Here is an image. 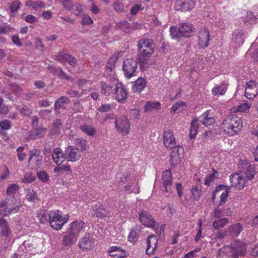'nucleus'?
Instances as JSON below:
<instances>
[{"label": "nucleus", "instance_id": "a19ab883", "mask_svg": "<svg viewBox=\"0 0 258 258\" xmlns=\"http://www.w3.org/2000/svg\"><path fill=\"white\" fill-rule=\"evenodd\" d=\"M186 106V103L183 101H179L176 102L174 105L172 106L170 109L171 113H175L176 111L179 112L184 109V107Z\"/></svg>", "mask_w": 258, "mask_h": 258}, {"label": "nucleus", "instance_id": "2f4dec72", "mask_svg": "<svg viewBox=\"0 0 258 258\" xmlns=\"http://www.w3.org/2000/svg\"><path fill=\"white\" fill-rule=\"evenodd\" d=\"M67 100H69L68 97L61 96L55 101L54 104V110L57 114L60 113V108L62 107L64 103L67 102Z\"/></svg>", "mask_w": 258, "mask_h": 258}, {"label": "nucleus", "instance_id": "09e8293b", "mask_svg": "<svg viewBox=\"0 0 258 258\" xmlns=\"http://www.w3.org/2000/svg\"><path fill=\"white\" fill-rule=\"evenodd\" d=\"M177 7L182 11H187L194 8L183 0H182L180 3L177 4Z\"/></svg>", "mask_w": 258, "mask_h": 258}, {"label": "nucleus", "instance_id": "a878e982", "mask_svg": "<svg viewBox=\"0 0 258 258\" xmlns=\"http://www.w3.org/2000/svg\"><path fill=\"white\" fill-rule=\"evenodd\" d=\"M76 235H74L72 233L68 230L65 233L63 238V245L65 246H70L76 242L77 238Z\"/></svg>", "mask_w": 258, "mask_h": 258}, {"label": "nucleus", "instance_id": "c9c22d12", "mask_svg": "<svg viewBox=\"0 0 258 258\" xmlns=\"http://www.w3.org/2000/svg\"><path fill=\"white\" fill-rule=\"evenodd\" d=\"M228 220L223 218L218 220H215L213 222L212 225L214 228L216 230H219L223 228L228 223Z\"/></svg>", "mask_w": 258, "mask_h": 258}, {"label": "nucleus", "instance_id": "423d86ee", "mask_svg": "<svg viewBox=\"0 0 258 258\" xmlns=\"http://www.w3.org/2000/svg\"><path fill=\"white\" fill-rule=\"evenodd\" d=\"M138 63L133 59H126L123 61L122 70L124 76L129 79L137 75Z\"/></svg>", "mask_w": 258, "mask_h": 258}, {"label": "nucleus", "instance_id": "f03ea898", "mask_svg": "<svg viewBox=\"0 0 258 258\" xmlns=\"http://www.w3.org/2000/svg\"><path fill=\"white\" fill-rule=\"evenodd\" d=\"M242 125V121L240 117L232 115L224 120L221 128L227 135L233 136L241 130Z\"/></svg>", "mask_w": 258, "mask_h": 258}, {"label": "nucleus", "instance_id": "603ef678", "mask_svg": "<svg viewBox=\"0 0 258 258\" xmlns=\"http://www.w3.org/2000/svg\"><path fill=\"white\" fill-rule=\"evenodd\" d=\"M113 8L114 10L117 13L122 12L124 10L123 4L118 1H116L113 3Z\"/></svg>", "mask_w": 258, "mask_h": 258}, {"label": "nucleus", "instance_id": "5701e85b", "mask_svg": "<svg viewBox=\"0 0 258 258\" xmlns=\"http://www.w3.org/2000/svg\"><path fill=\"white\" fill-rule=\"evenodd\" d=\"M108 252L110 256L121 258L126 256L125 251L120 247L111 246L110 247Z\"/></svg>", "mask_w": 258, "mask_h": 258}, {"label": "nucleus", "instance_id": "f8f14e48", "mask_svg": "<svg viewBox=\"0 0 258 258\" xmlns=\"http://www.w3.org/2000/svg\"><path fill=\"white\" fill-rule=\"evenodd\" d=\"M64 156L68 161L75 162L81 157L78 148L75 146H69L64 151Z\"/></svg>", "mask_w": 258, "mask_h": 258}, {"label": "nucleus", "instance_id": "473e14b6", "mask_svg": "<svg viewBox=\"0 0 258 258\" xmlns=\"http://www.w3.org/2000/svg\"><path fill=\"white\" fill-rule=\"evenodd\" d=\"M75 144L79 151L83 152L87 149V141L83 138H76L74 140Z\"/></svg>", "mask_w": 258, "mask_h": 258}, {"label": "nucleus", "instance_id": "ea45409f", "mask_svg": "<svg viewBox=\"0 0 258 258\" xmlns=\"http://www.w3.org/2000/svg\"><path fill=\"white\" fill-rule=\"evenodd\" d=\"M62 127V124L60 119H56L52 123L51 131L53 134H59Z\"/></svg>", "mask_w": 258, "mask_h": 258}, {"label": "nucleus", "instance_id": "20e7f679", "mask_svg": "<svg viewBox=\"0 0 258 258\" xmlns=\"http://www.w3.org/2000/svg\"><path fill=\"white\" fill-rule=\"evenodd\" d=\"M237 169L247 181L253 179L256 174L254 165L245 159L239 160L237 164Z\"/></svg>", "mask_w": 258, "mask_h": 258}, {"label": "nucleus", "instance_id": "e2e57ef3", "mask_svg": "<svg viewBox=\"0 0 258 258\" xmlns=\"http://www.w3.org/2000/svg\"><path fill=\"white\" fill-rule=\"evenodd\" d=\"M81 23L83 25H90L93 23V20L88 15H84L82 19Z\"/></svg>", "mask_w": 258, "mask_h": 258}, {"label": "nucleus", "instance_id": "9d476101", "mask_svg": "<svg viewBox=\"0 0 258 258\" xmlns=\"http://www.w3.org/2000/svg\"><path fill=\"white\" fill-rule=\"evenodd\" d=\"M258 94V86L255 81L247 82L245 86V96L249 99L254 98Z\"/></svg>", "mask_w": 258, "mask_h": 258}, {"label": "nucleus", "instance_id": "37998d69", "mask_svg": "<svg viewBox=\"0 0 258 258\" xmlns=\"http://www.w3.org/2000/svg\"><path fill=\"white\" fill-rule=\"evenodd\" d=\"M116 28L125 33H128L130 29V25L126 21L120 22L116 24Z\"/></svg>", "mask_w": 258, "mask_h": 258}, {"label": "nucleus", "instance_id": "6ab92c4d", "mask_svg": "<svg viewBox=\"0 0 258 258\" xmlns=\"http://www.w3.org/2000/svg\"><path fill=\"white\" fill-rule=\"evenodd\" d=\"M158 240L156 236L150 235L147 239V248L146 253L150 255L154 253L157 248Z\"/></svg>", "mask_w": 258, "mask_h": 258}, {"label": "nucleus", "instance_id": "f3484780", "mask_svg": "<svg viewBox=\"0 0 258 258\" xmlns=\"http://www.w3.org/2000/svg\"><path fill=\"white\" fill-rule=\"evenodd\" d=\"M163 140L165 146L168 149H172L176 146L175 138L171 132H164Z\"/></svg>", "mask_w": 258, "mask_h": 258}, {"label": "nucleus", "instance_id": "7ed1b4c3", "mask_svg": "<svg viewBox=\"0 0 258 258\" xmlns=\"http://www.w3.org/2000/svg\"><path fill=\"white\" fill-rule=\"evenodd\" d=\"M193 30L192 25L185 22L180 23L178 27L171 26L170 28V32L172 38L179 39L182 37H190Z\"/></svg>", "mask_w": 258, "mask_h": 258}, {"label": "nucleus", "instance_id": "ddd939ff", "mask_svg": "<svg viewBox=\"0 0 258 258\" xmlns=\"http://www.w3.org/2000/svg\"><path fill=\"white\" fill-rule=\"evenodd\" d=\"M94 245V239L90 236L89 233H86L79 243V247L83 250H90L93 248Z\"/></svg>", "mask_w": 258, "mask_h": 258}, {"label": "nucleus", "instance_id": "338daca9", "mask_svg": "<svg viewBox=\"0 0 258 258\" xmlns=\"http://www.w3.org/2000/svg\"><path fill=\"white\" fill-rule=\"evenodd\" d=\"M45 5L43 2H41V1L33 2L32 8L35 10H37V9L38 8H45Z\"/></svg>", "mask_w": 258, "mask_h": 258}, {"label": "nucleus", "instance_id": "49530a36", "mask_svg": "<svg viewBox=\"0 0 258 258\" xmlns=\"http://www.w3.org/2000/svg\"><path fill=\"white\" fill-rule=\"evenodd\" d=\"M201 187L196 185L191 189L192 196L195 200H199L201 196Z\"/></svg>", "mask_w": 258, "mask_h": 258}, {"label": "nucleus", "instance_id": "a18cd8bd", "mask_svg": "<svg viewBox=\"0 0 258 258\" xmlns=\"http://www.w3.org/2000/svg\"><path fill=\"white\" fill-rule=\"evenodd\" d=\"M144 48H153L152 43L149 39L141 40L138 41V48L141 49Z\"/></svg>", "mask_w": 258, "mask_h": 258}, {"label": "nucleus", "instance_id": "a211bd4d", "mask_svg": "<svg viewBox=\"0 0 258 258\" xmlns=\"http://www.w3.org/2000/svg\"><path fill=\"white\" fill-rule=\"evenodd\" d=\"M116 98L119 102H123L127 98V93L122 84L118 83L115 88Z\"/></svg>", "mask_w": 258, "mask_h": 258}, {"label": "nucleus", "instance_id": "1a4fd4ad", "mask_svg": "<svg viewBox=\"0 0 258 258\" xmlns=\"http://www.w3.org/2000/svg\"><path fill=\"white\" fill-rule=\"evenodd\" d=\"M115 124L118 132L127 135L129 133L130 125L129 120L125 116L118 118L115 121Z\"/></svg>", "mask_w": 258, "mask_h": 258}, {"label": "nucleus", "instance_id": "13d9d810", "mask_svg": "<svg viewBox=\"0 0 258 258\" xmlns=\"http://www.w3.org/2000/svg\"><path fill=\"white\" fill-rule=\"evenodd\" d=\"M10 90L13 91L16 94H20L22 89L21 87L16 84L11 83L9 85Z\"/></svg>", "mask_w": 258, "mask_h": 258}, {"label": "nucleus", "instance_id": "052dcab7", "mask_svg": "<svg viewBox=\"0 0 258 258\" xmlns=\"http://www.w3.org/2000/svg\"><path fill=\"white\" fill-rule=\"evenodd\" d=\"M111 105L109 104H102L101 106L98 108L97 110L101 112H105L109 111L111 109Z\"/></svg>", "mask_w": 258, "mask_h": 258}, {"label": "nucleus", "instance_id": "8fccbe9b", "mask_svg": "<svg viewBox=\"0 0 258 258\" xmlns=\"http://www.w3.org/2000/svg\"><path fill=\"white\" fill-rule=\"evenodd\" d=\"M19 189V186L16 184H12L7 190V194L9 196H14Z\"/></svg>", "mask_w": 258, "mask_h": 258}, {"label": "nucleus", "instance_id": "680f3d73", "mask_svg": "<svg viewBox=\"0 0 258 258\" xmlns=\"http://www.w3.org/2000/svg\"><path fill=\"white\" fill-rule=\"evenodd\" d=\"M0 126L2 129L9 130L11 127V122L7 119L1 121L0 122Z\"/></svg>", "mask_w": 258, "mask_h": 258}, {"label": "nucleus", "instance_id": "3c124183", "mask_svg": "<svg viewBox=\"0 0 258 258\" xmlns=\"http://www.w3.org/2000/svg\"><path fill=\"white\" fill-rule=\"evenodd\" d=\"M38 178L43 182H47L49 180V175L45 171H42L37 172Z\"/></svg>", "mask_w": 258, "mask_h": 258}, {"label": "nucleus", "instance_id": "864d4df0", "mask_svg": "<svg viewBox=\"0 0 258 258\" xmlns=\"http://www.w3.org/2000/svg\"><path fill=\"white\" fill-rule=\"evenodd\" d=\"M36 177L31 173H26L22 181L24 183H30L34 181Z\"/></svg>", "mask_w": 258, "mask_h": 258}, {"label": "nucleus", "instance_id": "c85d7f7f", "mask_svg": "<svg viewBox=\"0 0 258 258\" xmlns=\"http://www.w3.org/2000/svg\"><path fill=\"white\" fill-rule=\"evenodd\" d=\"M139 51V59L140 61L144 60L146 58L151 56V54L153 53V48H144L138 49Z\"/></svg>", "mask_w": 258, "mask_h": 258}, {"label": "nucleus", "instance_id": "aec40b11", "mask_svg": "<svg viewBox=\"0 0 258 258\" xmlns=\"http://www.w3.org/2000/svg\"><path fill=\"white\" fill-rule=\"evenodd\" d=\"M7 204L8 205L9 210L10 214L12 213H18L21 207L20 202L17 200L16 198L12 197L10 198H7Z\"/></svg>", "mask_w": 258, "mask_h": 258}, {"label": "nucleus", "instance_id": "cd10ccee", "mask_svg": "<svg viewBox=\"0 0 258 258\" xmlns=\"http://www.w3.org/2000/svg\"><path fill=\"white\" fill-rule=\"evenodd\" d=\"M161 107V104L159 101H148L146 102L143 109L144 112L153 111L159 109Z\"/></svg>", "mask_w": 258, "mask_h": 258}, {"label": "nucleus", "instance_id": "0eeeda50", "mask_svg": "<svg viewBox=\"0 0 258 258\" xmlns=\"http://www.w3.org/2000/svg\"><path fill=\"white\" fill-rule=\"evenodd\" d=\"M43 157L40 155V150L36 149L30 151L29 158L28 166L30 168L37 170L39 168L42 163Z\"/></svg>", "mask_w": 258, "mask_h": 258}, {"label": "nucleus", "instance_id": "39448f33", "mask_svg": "<svg viewBox=\"0 0 258 258\" xmlns=\"http://www.w3.org/2000/svg\"><path fill=\"white\" fill-rule=\"evenodd\" d=\"M59 211H51L48 215V221L50 226L54 229L60 230L62 226L66 223L69 218L63 217Z\"/></svg>", "mask_w": 258, "mask_h": 258}, {"label": "nucleus", "instance_id": "bf43d9fd", "mask_svg": "<svg viewBox=\"0 0 258 258\" xmlns=\"http://www.w3.org/2000/svg\"><path fill=\"white\" fill-rule=\"evenodd\" d=\"M26 199L28 201H34L37 199L36 193L33 190H29L26 195Z\"/></svg>", "mask_w": 258, "mask_h": 258}, {"label": "nucleus", "instance_id": "5fc2aeb1", "mask_svg": "<svg viewBox=\"0 0 258 258\" xmlns=\"http://www.w3.org/2000/svg\"><path fill=\"white\" fill-rule=\"evenodd\" d=\"M251 105L250 103H241L237 106V110L238 112H246L248 110Z\"/></svg>", "mask_w": 258, "mask_h": 258}, {"label": "nucleus", "instance_id": "58836bf2", "mask_svg": "<svg viewBox=\"0 0 258 258\" xmlns=\"http://www.w3.org/2000/svg\"><path fill=\"white\" fill-rule=\"evenodd\" d=\"M82 131L89 136H94L96 135V130L92 126L88 124H84L81 126Z\"/></svg>", "mask_w": 258, "mask_h": 258}, {"label": "nucleus", "instance_id": "72a5a7b5", "mask_svg": "<svg viewBox=\"0 0 258 258\" xmlns=\"http://www.w3.org/2000/svg\"><path fill=\"white\" fill-rule=\"evenodd\" d=\"M59 57V59L68 62L71 66H75L76 64L77 60L75 57L68 53L60 54Z\"/></svg>", "mask_w": 258, "mask_h": 258}, {"label": "nucleus", "instance_id": "4be33fe9", "mask_svg": "<svg viewBox=\"0 0 258 258\" xmlns=\"http://www.w3.org/2000/svg\"><path fill=\"white\" fill-rule=\"evenodd\" d=\"M52 155L54 162L58 165H60L66 159L64 152L63 153L62 150L59 148H56L54 149Z\"/></svg>", "mask_w": 258, "mask_h": 258}, {"label": "nucleus", "instance_id": "c03bdc74", "mask_svg": "<svg viewBox=\"0 0 258 258\" xmlns=\"http://www.w3.org/2000/svg\"><path fill=\"white\" fill-rule=\"evenodd\" d=\"M113 86L107 84L104 82H101V92L105 95H109L112 92V88Z\"/></svg>", "mask_w": 258, "mask_h": 258}, {"label": "nucleus", "instance_id": "f704fd0d", "mask_svg": "<svg viewBox=\"0 0 258 258\" xmlns=\"http://www.w3.org/2000/svg\"><path fill=\"white\" fill-rule=\"evenodd\" d=\"M233 40L237 46H240L243 44L244 42L243 33L241 31L234 32L233 34Z\"/></svg>", "mask_w": 258, "mask_h": 258}, {"label": "nucleus", "instance_id": "f257e3e1", "mask_svg": "<svg viewBox=\"0 0 258 258\" xmlns=\"http://www.w3.org/2000/svg\"><path fill=\"white\" fill-rule=\"evenodd\" d=\"M246 251L245 244L237 241L232 243L230 245L225 246L218 249V258H238L244 255Z\"/></svg>", "mask_w": 258, "mask_h": 258}, {"label": "nucleus", "instance_id": "393cba45", "mask_svg": "<svg viewBox=\"0 0 258 258\" xmlns=\"http://www.w3.org/2000/svg\"><path fill=\"white\" fill-rule=\"evenodd\" d=\"M146 80L143 78H139L134 83L132 87L134 92H141L146 86Z\"/></svg>", "mask_w": 258, "mask_h": 258}, {"label": "nucleus", "instance_id": "b1692460", "mask_svg": "<svg viewBox=\"0 0 258 258\" xmlns=\"http://www.w3.org/2000/svg\"><path fill=\"white\" fill-rule=\"evenodd\" d=\"M84 224V223L82 221H75L70 224L71 227L67 230L78 236Z\"/></svg>", "mask_w": 258, "mask_h": 258}, {"label": "nucleus", "instance_id": "774afa93", "mask_svg": "<svg viewBox=\"0 0 258 258\" xmlns=\"http://www.w3.org/2000/svg\"><path fill=\"white\" fill-rule=\"evenodd\" d=\"M200 250L199 248H197L187 253L184 255V258H194L196 256V253Z\"/></svg>", "mask_w": 258, "mask_h": 258}, {"label": "nucleus", "instance_id": "0e129e2a", "mask_svg": "<svg viewBox=\"0 0 258 258\" xmlns=\"http://www.w3.org/2000/svg\"><path fill=\"white\" fill-rule=\"evenodd\" d=\"M223 215V211L218 208L214 209L212 213V216L216 219L220 218Z\"/></svg>", "mask_w": 258, "mask_h": 258}, {"label": "nucleus", "instance_id": "7c9ffc66", "mask_svg": "<svg viewBox=\"0 0 258 258\" xmlns=\"http://www.w3.org/2000/svg\"><path fill=\"white\" fill-rule=\"evenodd\" d=\"M162 174L163 176H168L169 178V179H167L166 180L164 181V186L165 189V191L169 192L171 189V186L172 184V182L171 178V172L169 170H168L164 172Z\"/></svg>", "mask_w": 258, "mask_h": 258}, {"label": "nucleus", "instance_id": "69168bd1", "mask_svg": "<svg viewBox=\"0 0 258 258\" xmlns=\"http://www.w3.org/2000/svg\"><path fill=\"white\" fill-rule=\"evenodd\" d=\"M58 77L60 79H66L68 81H72V78L71 76L67 75L61 69H60L59 73H58Z\"/></svg>", "mask_w": 258, "mask_h": 258}, {"label": "nucleus", "instance_id": "412c9836", "mask_svg": "<svg viewBox=\"0 0 258 258\" xmlns=\"http://www.w3.org/2000/svg\"><path fill=\"white\" fill-rule=\"evenodd\" d=\"M198 121L206 126H209L215 121V119L212 114H210L209 110H207L201 115L197 119Z\"/></svg>", "mask_w": 258, "mask_h": 258}, {"label": "nucleus", "instance_id": "bb28decb", "mask_svg": "<svg viewBox=\"0 0 258 258\" xmlns=\"http://www.w3.org/2000/svg\"><path fill=\"white\" fill-rule=\"evenodd\" d=\"M242 230L240 223H238L229 226L227 232L228 234L233 237H237Z\"/></svg>", "mask_w": 258, "mask_h": 258}, {"label": "nucleus", "instance_id": "4d7b16f0", "mask_svg": "<svg viewBox=\"0 0 258 258\" xmlns=\"http://www.w3.org/2000/svg\"><path fill=\"white\" fill-rule=\"evenodd\" d=\"M2 234L6 238H8L11 234V230L9 228V224H7L4 227H2L1 229Z\"/></svg>", "mask_w": 258, "mask_h": 258}, {"label": "nucleus", "instance_id": "c756f323", "mask_svg": "<svg viewBox=\"0 0 258 258\" xmlns=\"http://www.w3.org/2000/svg\"><path fill=\"white\" fill-rule=\"evenodd\" d=\"M227 86L226 84H221L220 85H216L212 90V94L214 95H217L218 93L219 95H224L227 90Z\"/></svg>", "mask_w": 258, "mask_h": 258}, {"label": "nucleus", "instance_id": "6e6d98bb", "mask_svg": "<svg viewBox=\"0 0 258 258\" xmlns=\"http://www.w3.org/2000/svg\"><path fill=\"white\" fill-rule=\"evenodd\" d=\"M229 189L230 187H228V189H226L225 191L223 192L222 194L221 195V199L220 202V205H223L225 204V203L226 202L228 195L229 192Z\"/></svg>", "mask_w": 258, "mask_h": 258}, {"label": "nucleus", "instance_id": "e433bc0d", "mask_svg": "<svg viewBox=\"0 0 258 258\" xmlns=\"http://www.w3.org/2000/svg\"><path fill=\"white\" fill-rule=\"evenodd\" d=\"M197 119H194L190 123L189 137L190 139H194L197 134L199 128V124Z\"/></svg>", "mask_w": 258, "mask_h": 258}, {"label": "nucleus", "instance_id": "4c0bfd02", "mask_svg": "<svg viewBox=\"0 0 258 258\" xmlns=\"http://www.w3.org/2000/svg\"><path fill=\"white\" fill-rule=\"evenodd\" d=\"M8 205L7 204V199L0 202V215L7 216L9 215L10 211L9 210Z\"/></svg>", "mask_w": 258, "mask_h": 258}, {"label": "nucleus", "instance_id": "2eb2a0df", "mask_svg": "<svg viewBox=\"0 0 258 258\" xmlns=\"http://www.w3.org/2000/svg\"><path fill=\"white\" fill-rule=\"evenodd\" d=\"M140 222L145 226L153 227L155 225V220L145 210L139 213Z\"/></svg>", "mask_w": 258, "mask_h": 258}, {"label": "nucleus", "instance_id": "79ce46f5", "mask_svg": "<svg viewBox=\"0 0 258 258\" xmlns=\"http://www.w3.org/2000/svg\"><path fill=\"white\" fill-rule=\"evenodd\" d=\"M218 172L216 170H214L212 174L207 175L205 180V184L209 185L212 182H214L216 178H218Z\"/></svg>", "mask_w": 258, "mask_h": 258}, {"label": "nucleus", "instance_id": "9b49d317", "mask_svg": "<svg viewBox=\"0 0 258 258\" xmlns=\"http://www.w3.org/2000/svg\"><path fill=\"white\" fill-rule=\"evenodd\" d=\"M199 44L201 48H204L209 46L210 39L209 31L206 27L201 28L198 33Z\"/></svg>", "mask_w": 258, "mask_h": 258}, {"label": "nucleus", "instance_id": "de8ad7c7", "mask_svg": "<svg viewBox=\"0 0 258 258\" xmlns=\"http://www.w3.org/2000/svg\"><path fill=\"white\" fill-rule=\"evenodd\" d=\"M21 2L19 1L16 0L9 4V9L11 13H14L17 12L21 6Z\"/></svg>", "mask_w": 258, "mask_h": 258}, {"label": "nucleus", "instance_id": "4468645a", "mask_svg": "<svg viewBox=\"0 0 258 258\" xmlns=\"http://www.w3.org/2000/svg\"><path fill=\"white\" fill-rule=\"evenodd\" d=\"M183 150L181 147L173 148L170 157V162L172 167H175L180 162V155L183 153Z\"/></svg>", "mask_w": 258, "mask_h": 258}, {"label": "nucleus", "instance_id": "6e6552de", "mask_svg": "<svg viewBox=\"0 0 258 258\" xmlns=\"http://www.w3.org/2000/svg\"><path fill=\"white\" fill-rule=\"evenodd\" d=\"M230 180L231 186H234L239 190L243 189L248 182L238 171L230 175Z\"/></svg>", "mask_w": 258, "mask_h": 258}, {"label": "nucleus", "instance_id": "dca6fc26", "mask_svg": "<svg viewBox=\"0 0 258 258\" xmlns=\"http://www.w3.org/2000/svg\"><path fill=\"white\" fill-rule=\"evenodd\" d=\"M107 208V207L98 203L93 207L92 210L98 218L103 219L109 214V212Z\"/></svg>", "mask_w": 258, "mask_h": 258}]
</instances>
